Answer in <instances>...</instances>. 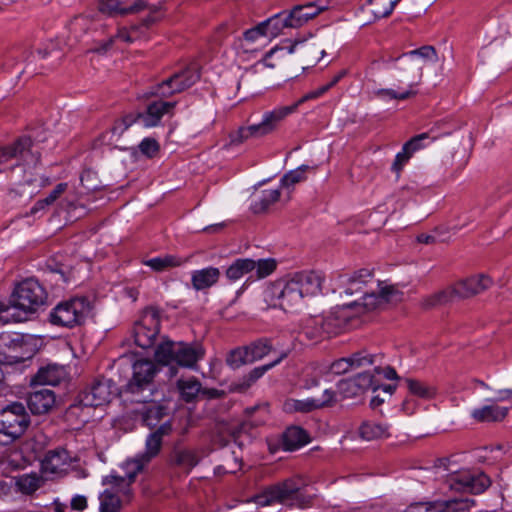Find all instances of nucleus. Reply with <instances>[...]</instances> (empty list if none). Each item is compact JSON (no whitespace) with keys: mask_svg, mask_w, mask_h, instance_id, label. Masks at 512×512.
<instances>
[{"mask_svg":"<svg viewBox=\"0 0 512 512\" xmlns=\"http://www.w3.org/2000/svg\"><path fill=\"white\" fill-rule=\"evenodd\" d=\"M131 379L121 388L120 394L131 395V401L148 403L140 411L142 424L150 430H157L158 427L168 423L173 426L172 417L169 415L168 407L153 402L154 391L153 379L157 373L154 362L148 359H140L133 364Z\"/></svg>","mask_w":512,"mask_h":512,"instance_id":"f257e3e1","label":"nucleus"},{"mask_svg":"<svg viewBox=\"0 0 512 512\" xmlns=\"http://www.w3.org/2000/svg\"><path fill=\"white\" fill-rule=\"evenodd\" d=\"M339 286L343 289L340 294L346 296H356L357 298L350 303L344 304V307L362 305L367 310L377 308L381 303L390 300L394 293V288L385 286L379 291L369 289V285L374 282V269L361 268L352 273L341 274L338 277Z\"/></svg>","mask_w":512,"mask_h":512,"instance_id":"f03ea898","label":"nucleus"},{"mask_svg":"<svg viewBox=\"0 0 512 512\" xmlns=\"http://www.w3.org/2000/svg\"><path fill=\"white\" fill-rule=\"evenodd\" d=\"M206 350L200 341H173L163 340L154 353L155 361L163 366L170 367V375L175 376L177 367L197 369L198 363L204 359Z\"/></svg>","mask_w":512,"mask_h":512,"instance_id":"7ed1b4c3","label":"nucleus"},{"mask_svg":"<svg viewBox=\"0 0 512 512\" xmlns=\"http://www.w3.org/2000/svg\"><path fill=\"white\" fill-rule=\"evenodd\" d=\"M329 90L325 85L310 91L303 95L296 103L290 106L278 107L272 111L266 112L263 119L258 124L240 127L236 132L230 134V142L233 145H239L249 138H260L276 130L282 120L293 113L297 107L309 100L317 99Z\"/></svg>","mask_w":512,"mask_h":512,"instance_id":"20e7f679","label":"nucleus"},{"mask_svg":"<svg viewBox=\"0 0 512 512\" xmlns=\"http://www.w3.org/2000/svg\"><path fill=\"white\" fill-rule=\"evenodd\" d=\"M172 432L173 426H170L168 423H164V425L158 427L157 430H151L145 440L144 452L138 454L134 459L126 461V476H107L104 478L103 484H113L120 486L125 482V478L128 479V484L133 483L137 474L140 473L144 467L151 462L152 459L159 455L164 442V438L170 436Z\"/></svg>","mask_w":512,"mask_h":512,"instance_id":"39448f33","label":"nucleus"},{"mask_svg":"<svg viewBox=\"0 0 512 512\" xmlns=\"http://www.w3.org/2000/svg\"><path fill=\"white\" fill-rule=\"evenodd\" d=\"M304 487L301 478H289L264 488L253 497V501L262 507L274 503L305 507L311 503L312 498L304 493Z\"/></svg>","mask_w":512,"mask_h":512,"instance_id":"423d86ee","label":"nucleus"},{"mask_svg":"<svg viewBox=\"0 0 512 512\" xmlns=\"http://www.w3.org/2000/svg\"><path fill=\"white\" fill-rule=\"evenodd\" d=\"M31 425L30 414L22 402L14 401L0 410V445H10L21 438Z\"/></svg>","mask_w":512,"mask_h":512,"instance_id":"0eeeda50","label":"nucleus"},{"mask_svg":"<svg viewBox=\"0 0 512 512\" xmlns=\"http://www.w3.org/2000/svg\"><path fill=\"white\" fill-rule=\"evenodd\" d=\"M419 56L424 59L437 61V52L433 46L426 45L418 49L403 53L398 57L389 56L383 58L384 63H394V68L399 72V77L402 80L409 81V88L418 85L422 78V66L415 57Z\"/></svg>","mask_w":512,"mask_h":512,"instance_id":"6e6552de","label":"nucleus"},{"mask_svg":"<svg viewBox=\"0 0 512 512\" xmlns=\"http://www.w3.org/2000/svg\"><path fill=\"white\" fill-rule=\"evenodd\" d=\"M91 311L87 297H73L58 303L50 312L49 320L53 325L74 328L82 325Z\"/></svg>","mask_w":512,"mask_h":512,"instance_id":"1a4fd4ad","label":"nucleus"},{"mask_svg":"<svg viewBox=\"0 0 512 512\" xmlns=\"http://www.w3.org/2000/svg\"><path fill=\"white\" fill-rule=\"evenodd\" d=\"M290 290V299L299 307L304 297L315 296L322 292L325 276L321 271L304 270L286 276Z\"/></svg>","mask_w":512,"mask_h":512,"instance_id":"9d476101","label":"nucleus"},{"mask_svg":"<svg viewBox=\"0 0 512 512\" xmlns=\"http://www.w3.org/2000/svg\"><path fill=\"white\" fill-rule=\"evenodd\" d=\"M200 79V71L196 65H190L185 69L174 73L150 88L148 95L157 97L159 100L170 98L193 86Z\"/></svg>","mask_w":512,"mask_h":512,"instance_id":"9b49d317","label":"nucleus"},{"mask_svg":"<svg viewBox=\"0 0 512 512\" xmlns=\"http://www.w3.org/2000/svg\"><path fill=\"white\" fill-rule=\"evenodd\" d=\"M114 383L106 378L95 379L91 385L79 393L68 412L73 413L79 407H98L109 403L116 392Z\"/></svg>","mask_w":512,"mask_h":512,"instance_id":"f8f14e48","label":"nucleus"},{"mask_svg":"<svg viewBox=\"0 0 512 512\" xmlns=\"http://www.w3.org/2000/svg\"><path fill=\"white\" fill-rule=\"evenodd\" d=\"M23 313L28 317L30 314L45 303L47 293L44 287L35 279L29 278L21 282L11 295Z\"/></svg>","mask_w":512,"mask_h":512,"instance_id":"ddd939ff","label":"nucleus"},{"mask_svg":"<svg viewBox=\"0 0 512 512\" xmlns=\"http://www.w3.org/2000/svg\"><path fill=\"white\" fill-rule=\"evenodd\" d=\"M31 147V138L29 136H21L11 145L0 148V166H3L12 159H16L17 162L9 166L10 170L25 165H36L40 160V154L38 152H32ZM5 170L6 168L0 167V172Z\"/></svg>","mask_w":512,"mask_h":512,"instance_id":"4468645a","label":"nucleus"},{"mask_svg":"<svg viewBox=\"0 0 512 512\" xmlns=\"http://www.w3.org/2000/svg\"><path fill=\"white\" fill-rule=\"evenodd\" d=\"M160 332V312L150 306L143 310L141 317L133 327L134 341L137 346L148 349L154 346Z\"/></svg>","mask_w":512,"mask_h":512,"instance_id":"2eb2a0df","label":"nucleus"},{"mask_svg":"<svg viewBox=\"0 0 512 512\" xmlns=\"http://www.w3.org/2000/svg\"><path fill=\"white\" fill-rule=\"evenodd\" d=\"M447 483L452 491L478 495L485 492L491 486L492 481L484 472L476 474L464 472L451 475Z\"/></svg>","mask_w":512,"mask_h":512,"instance_id":"dca6fc26","label":"nucleus"},{"mask_svg":"<svg viewBox=\"0 0 512 512\" xmlns=\"http://www.w3.org/2000/svg\"><path fill=\"white\" fill-rule=\"evenodd\" d=\"M30 341L29 335L18 332H2L0 333V354L23 356V362L29 360L35 354Z\"/></svg>","mask_w":512,"mask_h":512,"instance_id":"f3484780","label":"nucleus"},{"mask_svg":"<svg viewBox=\"0 0 512 512\" xmlns=\"http://www.w3.org/2000/svg\"><path fill=\"white\" fill-rule=\"evenodd\" d=\"M474 505V499L459 497L449 500L415 502L410 504L405 512H459L469 510Z\"/></svg>","mask_w":512,"mask_h":512,"instance_id":"a211bd4d","label":"nucleus"},{"mask_svg":"<svg viewBox=\"0 0 512 512\" xmlns=\"http://www.w3.org/2000/svg\"><path fill=\"white\" fill-rule=\"evenodd\" d=\"M289 290L287 277L269 283L262 293L266 307L275 308L279 306L284 311L296 309L295 303L290 299V294H288Z\"/></svg>","mask_w":512,"mask_h":512,"instance_id":"6ab92c4d","label":"nucleus"},{"mask_svg":"<svg viewBox=\"0 0 512 512\" xmlns=\"http://www.w3.org/2000/svg\"><path fill=\"white\" fill-rule=\"evenodd\" d=\"M375 377L369 372L359 373L354 377L342 379L337 384L338 392L343 398H354L362 395L367 390L376 391Z\"/></svg>","mask_w":512,"mask_h":512,"instance_id":"aec40b11","label":"nucleus"},{"mask_svg":"<svg viewBox=\"0 0 512 512\" xmlns=\"http://www.w3.org/2000/svg\"><path fill=\"white\" fill-rule=\"evenodd\" d=\"M287 356L288 352L283 351L276 360L251 369L247 374L230 383L229 392L246 393L266 372L281 363Z\"/></svg>","mask_w":512,"mask_h":512,"instance_id":"412c9836","label":"nucleus"},{"mask_svg":"<svg viewBox=\"0 0 512 512\" xmlns=\"http://www.w3.org/2000/svg\"><path fill=\"white\" fill-rule=\"evenodd\" d=\"M378 358L382 359L383 356L377 354H370L365 350L355 352L349 357H344L335 360L330 366V371L333 374L341 375L353 368H360L373 365L378 361Z\"/></svg>","mask_w":512,"mask_h":512,"instance_id":"4be33fe9","label":"nucleus"},{"mask_svg":"<svg viewBox=\"0 0 512 512\" xmlns=\"http://www.w3.org/2000/svg\"><path fill=\"white\" fill-rule=\"evenodd\" d=\"M98 11L108 17H123L130 14H136L147 8V2L144 0H134L129 4L120 0H99Z\"/></svg>","mask_w":512,"mask_h":512,"instance_id":"5701e85b","label":"nucleus"},{"mask_svg":"<svg viewBox=\"0 0 512 512\" xmlns=\"http://www.w3.org/2000/svg\"><path fill=\"white\" fill-rule=\"evenodd\" d=\"M26 396V404L33 415H44L49 413L55 406L56 396L54 391L47 388L36 389Z\"/></svg>","mask_w":512,"mask_h":512,"instance_id":"b1692460","label":"nucleus"},{"mask_svg":"<svg viewBox=\"0 0 512 512\" xmlns=\"http://www.w3.org/2000/svg\"><path fill=\"white\" fill-rule=\"evenodd\" d=\"M68 376L65 366L59 364H47L38 369L37 373L31 377V386L51 385L56 386Z\"/></svg>","mask_w":512,"mask_h":512,"instance_id":"393cba45","label":"nucleus"},{"mask_svg":"<svg viewBox=\"0 0 512 512\" xmlns=\"http://www.w3.org/2000/svg\"><path fill=\"white\" fill-rule=\"evenodd\" d=\"M492 285L489 276L479 274L457 282L454 287L458 299H466L482 293Z\"/></svg>","mask_w":512,"mask_h":512,"instance_id":"a878e982","label":"nucleus"},{"mask_svg":"<svg viewBox=\"0 0 512 512\" xmlns=\"http://www.w3.org/2000/svg\"><path fill=\"white\" fill-rule=\"evenodd\" d=\"M176 105V102L157 100L151 102L145 113H138L140 122L144 127L157 126L165 114L170 113Z\"/></svg>","mask_w":512,"mask_h":512,"instance_id":"bb28decb","label":"nucleus"},{"mask_svg":"<svg viewBox=\"0 0 512 512\" xmlns=\"http://www.w3.org/2000/svg\"><path fill=\"white\" fill-rule=\"evenodd\" d=\"M347 307L333 309L328 314L320 315L327 338L340 334L349 324V316L345 313Z\"/></svg>","mask_w":512,"mask_h":512,"instance_id":"cd10ccee","label":"nucleus"},{"mask_svg":"<svg viewBox=\"0 0 512 512\" xmlns=\"http://www.w3.org/2000/svg\"><path fill=\"white\" fill-rule=\"evenodd\" d=\"M69 29L75 38L82 39L84 36H92L93 34L106 31V26L95 22L88 16L79 15L71 20Z\"/></svg>","mask_w":512,"mask_h":512,"instance_id":"c85d7f7f","label":"nucleus"},{"mask_svg":"<svg viewBox=\"0 0 512 512\" xmlns=\"http://www.w3.org/2000/svg\"><path fill=\"white\" fill-rule=\"evenodd\" d=\"M325 7L316 5L315 2L295 5L289 11L293 28H299L324 11Z\"/></svg>","mask_w":512,"mask_h":512,"instance_id":"c756f323","label":"nucleus"},{"mask_svg":"<svg viewBox=\"0 0 512 512\" xmlns=\"http://www.w3.org/2000/svg\"><path fill=\"white\" fill-rule=\"evenodd\" d=\"M71 458L65 448L58 447L54 450H49L44 459L42 460V467L45 472L58 473L69 465Z\"/></svg>","mask_w":512,"mask_h":512,"instance_id":"7c9ffc66","label":"nucleus"},{"mask_svg":"<svg viewBox=\"0 0 512 512\" xmlns=\"http://www.w3.org/2000/svg\"><path fill=\"white\" fill-rule=\"evenodd\" d=\"M176 388L182 401L185 403H193L200 397L202 384L197 377L191 376L187 379H178Z\"/></svg>","mask_w":512,"mask_h":512,"instance_id":"2f4dec72","label":"nucleus"},{"mask_svg":"<svg viewBox=\"0 0 512 512\" xmlns=\"http://www.w3.org/2000/svg\"><path fill=\"white\" fill-rule=\"evenodd\" d=\"M310 441L309 435L301 427L292 426L285 430L282 436V446L286 451H294Z\"/></svg>","mask_w":512,"mask_h":512,"instance_id":"473e14b6","label":"nucleus"},{"mask_svg":"<svg viewBox=\"0 0 512 512\" xmlns=\"http://www.w3.org/2000/svg\"><path fill=\"white\" fill-rule=\"evenodd\" d=\"M290 19L289 11L283 10L265 21H262V26L265 28L268 36L277 37L285 28H293V23Z\"/></svg>","mask_w":512,"mask_h":512,"instance_id":"72a5a7b5","label":"nucleus"},{"mask_svg":"<svg viewBox=\"0 0 512 512\" xmlns=\"http://www.w3.org/2000/svg\"><path fill=\"white\" fill-rule=\"evenodd\" d=\"M28 318L23 311L16 306V302L11 296L8 300H0V324L20 323Z\"/></svg>","mask_w":512,"mask_h":512,"instance_id":"f704fd0d","label":"nucleus"},{"mask_svg":"<svg viewBox=\"0 0 512 512\" xmlns=\"http://www.w3.org/2000/svg\"><path fill=\"white\" fill-rule=\"evenodd\" d=\"M220 277V270L215 267H207L192 273L191 282L195 290L200 291L213 286Z\"/></svg>","mask_w":512,"mask_h":512,"instance_id":"c9c22d12","label":"nucleus"},{"mask_svg":"<svg viewBox=\"0 0 512 512\" xmlns=\"http://www.w3.org/2000/svg\"><path fill=\"white\" fill-rule=\"evenodd\" d=\"M301 333L307 339L315 342L327 339L320 315L305 318L302 322Z\"/></svg>","mask_w":512,"mask_h":512,"instance_id":"e433bc0d","label":"nucleus"},{"mask_svg":"<svg viewBox=\"0 0 512 512\" xmlns=\"http://www.w3.org/2000/svg\"><path fill=\"white\" fill-rule=\"evenodd\" d=\"M508 408L498 405H486L472 411V417L478 422H499L505 419Z\"/></svg>","mask_w":512,"mask_h":512,"instance_id":"4c0bfd02","label":"nucleus"},{"mask_svg":"<svg viewBox=\"0 0 512 512\" xmlns=\"http://www.w3.org/2000/svg\"><path fill=\"white\" fill-rule=\"evenodd\" d=\"M280 196V189L262 190L259 197L254 199L251 204L252 212L254 214H262L267 212L270 206L279 201Z\"/></svg>","mask_w":512,"mask_h":512,"instance_id":"58836bf2","label":"nucleus"},{"mask_svg":"<svg viewBox=\"0 0 512 512\" xmlns=\"http://www.w3.org/2000/svg\"><path fill=\"white\" fill-rule=\"evenodd\" d=\"M456 299H458V296L455 287L451 286L423 298L422 306L425 309H431L448 304Z\"/></svg>","mask_w":512,"mask_h":512,"instance_id":"ea45409f","label":"nucleus"},{"mask_svg":"<svg viewBox=\"0 0 512 512\" xmlns=\"http://www.w3.org/2000/svg\"><path fill=\"white\" fill-rule=\"evenodd\" d=\"M389 435V427L387 425L374 421H364L359 427V436L366 441L377 440Z\"/></svg>","mask_w":512,"mask_h":512,"instance_id":"a19ab883","label":"nucleus"},{"mask_svg":"<svg viewBox=\"0 0 512 512\" xmlns=\"http://www.w3.org/2000/svg\"><path fill=\"white\" fill-rule=\"evenodd\" d=\"M251 363L263 359L273 351L272 340L267 337L258 338L246 345Z\"/></svg>","mask_w":512,"mask_h":512,"instance_id":"79ce46f5","label":"nucleus"},{"mask_svg":"<svg viewBox=\"0 0 512 512\" xmlns=\"http://www.w3.org/2000/svg\"><path fill=\"white\" fill-rule=\"evenodd\" d=\"M400 0H368L365 5V10L367 13L371 14L374 19H381L388 17L395 5Z\"/></svg>","mask_w":512,"mask_h":512,"instance_id":"37998d69","label":"nucleus"},{"mask_svg":"<svg viewBox=\"0 0 512 512\" xmlns=\"http://www.w3.org/2000/svg\"><path fill=\"white\" fill-rule=\"evenodd\" d=\"M255 269V260L240 258L235 260L226 270V277L230 281H236Z\"/></svg>","mask_w":512,"mask_h":512,"instance_id":"c03bdc74","label":"nucleus"},{"mask_svg":"<svg viewBox=\"0 0 512 512\" xmlns=\"http://www.w3.org/2000/svg\"><path fill=\"white\" fill-rule=\"evenodd\" d=\"M169 463L187 471H190L198 463L196 455L189 450L175 449L169 458Z\"/></svg>","mask_w":512,"mask_h":512,"instance_id":"a18cd8bd","label":"nucleus"},{"mask_svg":"<svg viewBox=\"0 0 512 512\" xmlns=\"http://www.w3.org/2000/svg\"><path fill=\"white\" fill-rule=\"evenodd\" d=\"M404 382L409 392L422 399H431L436 395V389L417 379L406 378Z\"/></svg>","mask_w":512,"mask_h":512,"instance_id":"49530a36","label":"nucleus"},{"mask_svg":"<svg viewBox=\"0 0 512 512\" xmlns=\"http://www.w3.org/2000/svg\"><path fill=\"white\" fill-rule=\"evenodd\" d=\"M67 189V183H59L54 189L43 199L35 202L30 210L31 215H36L39 211L44 210L46 207L52 205Z\"/></svg>","mask_w":512,"mask_h":512,"instance_id":"de8ad7c7","label":"nucleus"},{"mask_svg":"<svg viewBox=\"0 0 512 512\" xmlns=\"http://www.w3.org/2000/svg\"><path fill=\"white\" fill-rule=\"evenodd\" d=\"M225 362L231 369L234 370L242 367L243 365L251 364L246 345L232 349L227 354Z\"/></svg>","mask_w":512,"mask_h":512,"instance_id":"09e8293b","label":"nucleus"},{"mask_svg":"<svg viewBox=\"0 0 512 512\" xmlns=\"http://www.w3.org/2000/svg\"><path fill=\"white\" fill-rule=\"evenodd\" d=\"M104 34L105 31L92 35V45L88 49V52L104 55L113 47L115 43V37H111V35H108L105 38H100V36Z\"/></svg>","mask_w":512,"mask_h":512,"instance_id":"8fccbe9b","label":"nucleus"},{"mask_svg":"<svg viewBox=\"0 0 512 512\" xmlns=\"http://www.w3.org/2000/svg\"><path fill=\"white\" fill-rule=\"evenodd\" d=\"M318 409L315 398L306 400L288 399L284 403L286 412H302L307 413Z\"/></svg>","mask_w":512,"mask_h":512,"instance_id":"3c124183","label":"nucleus"},{"mask_svg":"<svg viewBox=\"0 0 512 512\" xmlns=\"http://www.w3.org/2000/svg\"><path fill=\"white\" fill-rule=\"evenodd\" d=\"M137 152H140L147 159H153L160 152V144L155 138L146 137L139 143L137 150L134 149L132 155L135 156Z\"/></svg>","mask_w":512,"mask_h":512,"instance_id":"603ef678","label":"nucleus"},{"mask_svg":"<svg viewBox=\"0 0 512 512\" xmlns=\"http://www.w3.org/2000/svg\"><path fill=\"white\" fill-rule=\"evenodd\" d=\"M100 512H119L121 508L120 498L109 490H105L99 496Z\"/></svg>","mask_w":512,"mask_h":512,"instance_id":"864d4df0","label":"nucleus"},{"mask_svg":"<svg viewBox=\"0 0 512 512\" xmlns=\"http://www.w3.org/2000/svg\"><path fill=\"white\" fill-rule=\"evenodd\" d=\"M181 260L172 255H166L164 257H155L149 259L146 262V265L151 267L153 270L157 272L164 271L170 267H175L181 265Z\"/></svg>","mask_w":512,"mask_h":512,"instance_id":"5fc2aeb1","label":"nucleus"},{"mask_svg":"<svg viewBox=\"0 0 512 512\" xmlns=\"http://www.w3.org/2000/svg\"><path fill=\"white\" fill-rule=\"evenodd\" d=\"M311 169L308 165H301L283 175L280 180L282 187H290L306 179L305 172Z\"/></svg>","mask_w":512,"mask_h":512,"instance_id":"6e6d98bb","label":"nucleus"},{"mask_svg":"<svg viewBox=\"0 0 512 512\" xmlns=\"http://www.w3.org/2000/svg\"><path fill=\"white\" fill-rule=\"evenodd\" d=\"M436 138L437 136L433 134V130L418 134L404 144L405 150H409L412 154H414V152L426 146L424 143L426 140L434 141Z\"/></svg>","mask_w":512,"mask_h":512,"instance_id":"4d7b16f0","label":"nucleus"},{"mask_svg":"<svg viewBox=\"0 0 512 512\" xmlns=\"http://www.w3.org/2000/svg\"><path fill=\"white\" fill-rule=\"evenodd\" d=\"M137 121H140L138 113H129L115 121L111 128V132L121 136L130 126H132Z\"/></svg>","mask_w":512,"mask_h":512,"instance_id":"13d9d810","label":"nucleus"},{"mask_svg":"<svg viewBox=\"0 0 512 512\" xmlns=\"http://www.w3.org/2000/svg\"><path fill=\"white\" fill-rule=\"evenodd\" d=\"M277 267V263L274 259H259L255 261L256 276L258 279L265 278L272 274Z\"/></svg>","mask_w":512,"mask_h":512,"instance_id":"bf43d9fd","label":"nucleus"},{"mask_svg":"<svg viewBox=\"0 0 512 512\" xmlns=\"http://www.w3.org/2000/svg\"><path fill=\"white\" fill-rule=\"evenodd\" d=\"M375 96L378 97V98H390V99H395V100H406V99H409L410 97L414 96L416 94V92H414L412 90V88L404 91V92H397L393 89H389V88H382V89H378L374 92Z\"/></svg>","mask_w":512,"mask_h":512,"instance_id":"052dcab7","label":"nucleus"},{"mask_svg":"<svg viewBox=\"0 0 512 512\" xmlns=\"http://www.w3.org/2000/svg\"><path fill=\"white\" fill-rule=\"evenodd\" d=\"M23 363V356H6L0 354V384L5 380V374L10 366Z\"/></svg>","mask_w":512,"mask_h":512,"instance_id":"680f3d73","label":"nucleus"},{"mask_svg":"<svg viewBox=\"0 0 512 512\" xmlns=\"http://www.w3.org/2000/svg\"><path fill=\"white\" fill-rule=\"evenodd\" d=\"M412 155L413 154L409 150H405V146L403 145L402 151L397 153L395 156L391 169L394 172L399 173Z\"/></svg>","mask_w":512,"mask_h":512,"instance_id":"e2e57ef3","label":"nucleus"},{"mask_svg":"<svg viewBox=\"0 0 512 512\" xmlns=\"http://www.w3.org/2000/svg\"><path fill=\"white\" fill-rule=\"evenodd\" d=\"M336 402V392L332 389H326L321 398L316 399L318 409L332 406Z\"/></svg>","mask_w":512,"mask_h":512,"instance_id":"0e129e2a","label":"nucleus"},{"mask_svg":"<svg viewBox=\"0 0 512 512\" xmlns=\"http://www.w3.org/2000/svg\"><path fill=\"white\" fill-rule=\"evenodd\" d=\"M138 26L134 25L130 29H127L125 27L119 28L117 33L115 35H111V37H115V41L121 40L126 43H132L134 41V37L132 36V33L137 31Z\"/></svg>","mask_w":512,"mask_h":512,"instance_id":"69168bd1","label":"nucleus"},{"mask_svg":"<svg viewBox=\"0 0 512 512\" xmlns=\"http://www.w3.org/2000/svg\"><path fill=\"white\" fill-rule=\"evenodd\" d=\"M260 36H268L266 34L265 28L262 26V22L256 25L255 27L246 30L243 33L244 39L250 42L255 41Z\"/></svg>","mask_w":512,"mask_h":512,"instance_id":"338daca9","label":"nucleus"},{"mask_svg":"<svg viewBox=\"0 0 512 512\" xmlns=\"http://www.w3.org/2000/svg\"><path fill=\"white\" fill-rule=\"evenodd\" d=\"M18 484L21 490L26 493H32L38 488L37 480L34 477L22 478L19 480Z\"/></svg>","mask_w":512,"mask_h":512,"instance_id":"774afa93","label":"nucleus"}]
</instances>
